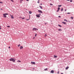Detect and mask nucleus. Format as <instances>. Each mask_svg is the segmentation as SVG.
I'll return each instance as SVG.
<instances>
[{
	"label": "nucleus",
	"mask_w": 74,
	"mask_h": 74,
	"mask_svg": "<svg viewBox=\"0 0 74 74\" xmlns=\"http://www.w3.org/2000/svg\"><path fill=\"white\" fill-rule=\"evenodd\" d=\"M10 48H11V47H9V48L10 49Z\"/></svg>",
	"instance_id": "4c0bfd02"
},
{
	"label": "nucleus",
	"mask_w": 74,
	"mask_h": 74,
	"mask_svg": "<svg viewBox=\"0 0 74 74\" xmlns=\"http://www.w3.org/2000/svg\"><path fill=\"white\" fill-rule=\"evenodd\" d=\"M0 3H3V2H0Z\"/></svg>",
	"instance_id": "f704fd0d"
},
{
	"label": "nucleus",
	"mask_w": 74,
	"mask_h": 74,
	"mask_svg": "<svg viewBox=\"0 0 74 74\" xmlns=\"http://www.w3.org/2000/svg\"><path fill=\"white\" fill-rule=\"evenodd\" d=\"M38 30V29L36 28H34L33 29V30Z\"/></svg>",
	"instance_id": "20e7f679"
},
{
	"label": "nucleus",
	"mask_w": 74,
	"mask_h": 74,
	"mask_svg": "<svg viewBox=\"0 0 74 74\" xmlns=\"http://www.w3.org/2000/svg\"><path fill=\"white\" fill-rule=\"evenodd\" d=\"M39 1H40V0H38V1L37 2L38 3H40V2H39Z\"/></svg>",
	"instance_id": "4be33fe9"
},
{
	"label": "nucleus",
	"mask_w": 74,
	"mask_h": 74,
	"mask_svg": "<svg viewBox=\"0 0 74 74\" xmlns=\"http://www.w3.org/2000/svg\"><path fill=\"white\" fill-rule=\"evenodd\" d=\"M47 36V35L46 34H45V37H46V36Z\"/></svg>",
	"instance_id": "7c9ffc66"
},
{
	"label": "nucleus",
	"mask_w": 74,
	"mask_h": 74,
	"mask_svg": "<svg viewBox=\"0 0 74 74\" xmlns=\"http://www.w3.org/2000/svg\"><path fill=\"white\" fill-rule=\"evenodd\" d=\"M40 15H41V14H40Z\"/></svg>",
	"instance_id": "864d4df0"
},
{
	"label": "nucleus",
	"mask_w": 74,
	"mask_h": 74,
	"mask_svg": "<svg viewBox=\"0 0 74 74\" xmlns=\"http://www.w3.org/2000/svg\"><path fill=\"white\" fill-rule=\"evenodd\" d=\"M20 18H21V17H20Z\"/></svg>",
	"instance_id": "09e8293b"
},
{
	"label": "nucleus",
	"mask_w": 74,
	"mask_h": 74,
	"mask_svg": "<svg viewBox=\"0 0 74 74\" xmlns=\"http://www.w3.org/2000/svg\"><path fill=\"white\" fill-rule=\"evenodd\" d=\"M69 66H67V67H66V70H67V69H69Z\"/></svg>",
	"instance_id": "ddd939ff"
},
{
	"label": "nucleus",
	"mask_w": 74,
	"mask_h": 74,
	"mask_svg": "<svg viewBox=\"0 0 74 74\" xmlns=\"http://www.w3.org/2000/svg\"><path fill=\"white\" fill-rule=\"evenodd\" d=\"M67 14H70V13L68 12V13H67Z\"/></svg>",
	"instance_id": "cd10ccee"
},
{
	"label": "nucleus",
	"mask_w": 74,
	"mask_h": 74,
	"mask_svg": "<svg viewBox=\"0 0 74 74\" xmlns=\"http://www.w3.org/2000/svg\"><path fill=\"white\" fill-rule=\"evenodd\" d=\"M20 3H22V2L20 1Z\"/></svg>",
	"instance_id": "8fccbe9b"
},
{
	"label": "nucleus",
	"mask_w": 74,
	"mask_h": 74,
	"mask_svg": "<svg viewBox=\"0 0 74 74\" xmlns=\"http://www.w3.org/2000/svg\"><path fill=\"white\" fill-rule=\"evenodd\" d=\"M3 15L4 18H6V17H7V16L5 14H3Z\"/></svg>",
	"instance_id": "6e6552de"
},
{
	"label": "nucleus",
	"mask_w": 74,
	"mask_h": 74,
	"mask_svg": "<svg viewBox=\"0 0 74 74\" xmlns=\"http://www.w3.org/2000/svg\"><path fill=\"white\" fill-rule=\"evenodd\" d=\"M11 1H12V2H14V0H10Z\"/></svg>",
	"instance_id": "bb28decb"
},
{
	"label": "nucleus",
	"mask_w": 74,
	"mask_h": 74,
	"mask_svg": "<svg viewBox=\"0 0 74 74\" xmlns=\"http://www.w3.org/2000/svg\"><path fill=\"white\" fill-rule=\"evenodd\" d=\"M51 73H54V71L53 70H51L50 72Z\"/></svg>",
	"instance_id": "0eeeda50"
},
{
	"label": "nucleus",
	"mask_w": 74,
	"mask_h": 74,
	"mask_svg": "<svg viewBox=\"0 0 74 74\" xmlns=\"http://www.w3.org/2000/svg\"><path fill=\"white\" fill-rule=\"evenodd\" d=\"M19 46H21V45H18V47H19Z\"/></svg>",
	"instance_id": "473e14b6"
},
{
	"label": "nucleus",
	"mask_w": 74,
	"mask_h": 74,
	"mask_svg": "<svg viewBox=\"0 0 74 74\" xmlns=\"http://www.w3.org/2000/svg\"><path fill=\"white\" fill-rule=\"evenodd\" d=\"M29 19H26V21H29Z\"/></svg>",
	"instance_id": "c9c22d12"
},
{
	"label": "nucleus",
	"mask_w": 74,
	"mask_h": 74,
	"mask_svg": "<svg viewBox=\"0 0 74 74\" xmlns=\"http://www.w3.org/2000/svg\"><path fill=\"white\" fill-rule=\"evenodd\" d=\"M66 1H70V0H66Z\"/></svg>",
	"instance_id": "58836bf2"
},
{
	"label": "nucleus",
	"mask_w": 74,
	"mask_h": 74,
	"mask_svg": "<svg viewBox=\"0 0 74 74\" xmlns=\"http://www.w3.org/2000/svg\"><path fill=\"white\" fill-rule=\"evenodd\" d=\"M39 7L41 8V9H42V6H40Z\"/></svg>",
	"instance_id": "dca6fc26"
},
{
	"label": "nucleus",
	"mask_w": 74,
	"mask_h": 74,
	"mask_svg": "<svg viewBox=\"0 0 74 74\" xmlns=\"http://www.w3.org/2000/svg\"><path fill=\"white\" fill-rule=\"evenodd\" d=\"M45 25H46V24H47V23H45Z\"/></svg>",
	"instance_id": "e433bc0d"
},
{
	"label": "nucleus",
	"mask_w": 74,
	"mask_h": 74,
	"mask_svg": "<svg viewBox=\"0 0 74 74\" xmlns=\"http://www.w3.org/2000/svg\"><path fill=\"white\" fill-rule=\"evenodd\" d=\"M5 14V15H8V13H5V14Z\"/></svg>",
	"instance_id": "412c9836"
},
{
	"label": "nucleus",
	"mask_w": 74,
	"mask_h": 74,
	"mask_svg": "<svg viewBox=\"0 0 74 74\" xmlns=\"http://www.w3.org/2000/svg\"><path fill=\"white\" fill-rule=\"evenodd\" d=\"M63 8H62L61 9V11H63Z\"/></svg>",
	"instance_id": "6ab92c4d"
},
{
	"label": "nucleus",
	"mask_w": 74,
	"mask_h": 74,
	"mask_svg": "<svg viewBox=\"0 0 74 74\" xmlns=\"http://www.w3.org/2000/svg\"><path fill=\"white\" fill-rule=\"evenodd\" d=\"M59 71H58V74H59Z\"/></svg>",
	"instance_id": "79ce46f5"
},
{
	"label": "nucleus",
	"mask_w": 74,
	"mask_h": 74,
	"mask_svg": "<svg viewBox=\"0 0 74 74\" xmlns=\"http://www.w3.org/2000/svg\"><path fill=\"white\" fill-rule=\"evenodd\" d=\"M18 61L19 62H21V61H19V60H18Z\"/></svg>",
	"instance_id": "72a5a7b5"
},
{
	"label": "nucleus",
	"mask_w": 74,
	"mask_h": 74,
	"mask_svg": "<svg viewBox=\"0 0 74 74\" xmlns=\"http://www.w3.org/2000/svg\"><path fill=\"white\" fill-rule=\"evenodd\" d=\"M0 27H1V26H0Z\"/></svg>",
	"instance_id": "5fc2aeb1"
},
{
	"label": "nucleus",
	"mask_w": 74,
	"mask_h": 74,
	"mask_svg": "<svg viewBox=\"0 0 74 74\" xmlns=\"http://www.w3.org/2000/svg\"><path fill=\"white\" fill-rule=\"evenodd\" d=\"M23 47L22 46H21L20 47V49H23Z\"/></svg>",
	"instance_id": "1a4fd4ad"
},
{
	"label": "nucleus",
	"mask_w": 74,
	"mask_h": 74,
	"mask_svg": "<svg viewBox=\"0 0 74 74\" xmlns=\"http://www.w3.org/2000/svg\"><path fill=\"white\" fill-rule=\"evenodd\" d=\"M36 16L38 17V18H39V17H40V15L39 14L36 15Z\"/></svg>",
	"instance_id": "9d476101"
},
{
	"label": "nucleus",
	"mask_w": 74,
	"mask_h": 74,
	"mask_svg": "<svg viewBox=\"0 0 74 74\" xmlns=\"http://www.w3.org/2000/svg\"><path fill=\"white\" fill-rule=\"evenodd\" d=\"M58 26L60 27H62V26L59 25H58Z\"/></svg>",
	"instance_id": "5701e85b"
},
{
	"label": "nucleus",
	"mask_w": 74,
	"mask_h": 74,
	"mask_svg": "<svg viewBox=\"0 0 74 74\" xmlns=\"http://www.w3.org/2000/svg\"><path fill=\"white\" fill-rule=\"evenodd\" d=\"M54 58H57V56H56L55 55H54Z\"/></svg>",
	"instance_id": "aec40b11"
},
{
	"label": "nucleus",
	"mask_w": 74,
	"mask_h": 74,
	"mask_svg": "<svg viewBox=\"0 0 74 74\" xmlns=\"http://www.w3.org/2000/svg\"><path fill=\"white\" fill-rule=\"evenodd\" d=\"M58 31H62V29H58Z\"/></svg>",
	"instance_id": "4468645a"
},
{
	"label": "nucleus",
	"mask_w": 74,
	"mask_h": 74,
	"mask_svg": "<svg viewBox=\"0 0 74 74\" xmlns=\"http://www.w3.org/2000/svg\"><path fill=\"white\" fill-rule=\"evenodd\" d=\"M60 10V8L58 7V10H57L56 12H59V10Z\"/></svg>",
	"instance_id": "7ed1b4c3"
},
{
	"label": "nucleus",
	"mask_w": 74,
	"mask_h": 74,
	"mask_svg": "<svg viewBox=\"0 0 74 74\" xmlns=\"http://www.w3.org/2000/svg\"><path fill=\"white\" fill-rule=\"evenodd\" d=\"M1 10H3V9H1Z\"/></svg>",
	"instance_id": "37998d69"
},
{
	"label": "nucleus",
	"mask_w": 74,
	"mask_h": 74,
	"mask_svg": "<svg viewBox=\"0 0 74 74\" xmlns=\"http://www.w3.org/2000/svg\"><path fill=\"white\" fill-rule=\"evenodd\" d=\"M21 1H23V0H21Z\"/></svg>",
	"instance_id": "a19ab883"
},
{
	"label": "nucleus",
	"mask_w": 74,
	"mask_h": 74,
	"mask_svg": "<svg viewBox=\"0 0 74 74\" xmlns=\"http://www.w3.org/2000/svg\"><path fill=\"white\" fill-rule=\"evenodd\" d=\"M24 18H22V19H24Z\"/></svg>",
	"instance_id": "49530a36"
},
{
	"label": "nucleus",
	"mask_w": 74,
	"mask_h": 74,
	"mask_svg": "<svg viewBox=\"0 0 74 74\" xmlns=\"http://www.w3.org/2000/svg\"><path fill=\"white\" fill-rule=\"evenodd\" d=\"M59 18H61V16H58Z\"/></svg>",
	"instance_id": "2f4dec72"
},
{
	"label": "nucleus",
	"mask_w": 74,
	"mask_h": 74,
	"mask_svg": "<svg viewBox=\"0 0 74 74\" xmlns=\"http://www.w3.org/2000/svg\"><path fill=\"white\" fill-rule=\"evenodd\" d=\"M62 23H63L64 25H65V24H66V23L64 22H62Z\"/></svg>",
	"instance_id": "9b49d317"
},
{
	"label": "nucleus",
	"mask_w": 74,
	"mask_h": 74,
	"mask_svg": "<svg viewBox=\"0 0 74 74\" xmlns=\"http://www.w3.org/2000/svg\"><path fill=\"white\" fill-rule=\"evenodd\" d=\"M71 19H73V17H71Z\"/></svg>",
	"instance_id": "c85d7f7f"
},
{
	"label": "nucleus",
	"mask_w": 74,
	"mask_h": 74,
	"mask_svg": "<svg viewBox=\"0 0 74 74\" xmlns=\"http://www.w3.org/2000/svg\"><path fill=\"white\" fill-rule=\"evenodd\" d=\"M73 1V0H71L70 1V2H72Z\"/></svg>",
	"instance_id": "393cba45"
},
{
	"label": "nucleus",
	"mask_w": 74,
	"mask_h": 74,
	"mask_svg": "<svg viewBox=\"0 0 74 74\" xmlns=\"http://www.w3.org/2000/svg\"><path fill=\"white\" fill-rule=\"evenodd\" d=\"M7 27H10V26H7Z\"/></svg>",
	"instance_id": "a878e982"
},
{
	"label": "nucleus",
	"mask_w": 74,
	"mask_h": 74,
	"mask_svg": "<svg viewBox=\"0 0 74 74\" xmlns=\"http://www.w3.org/2000/svg\"><path fill=\"white\" fill-rule=\"evenodd\" d=\"M36 36H37V34H35V37H36Z\"/></svg>",
	"instance_id": "c756f323"
},
{
	"label": "nucleus",
	"mask_w": 74,
	"mask_h": 74,
	"mask_svg": "<svg viewBox=\"0 0 74 74\" xmlns=\"http://www.w3.org/2000/svg\"><path fill=\"white\" fill-rule=\"evenodd\" d=\"M11 18L12 19H14V17L13 16V15H10Z\"/></svg>",
	"instance_id": "423d86ee"
},
{
	"label": "nucleus",
	"mask_w": 74,
	"mask_h": 74,
	"mask_svg": "<svg viewBox=\"0 0 74 74\" xmlns=\"http://www.w3.org/2000/svg\"><path fill=\"white\" fill-rule=\"evenodd\" d=\"M64 21H66V22H68V21H67V20L66 19H64Z\"/></svg>",
	"instance_id": "a211bd4d"
},
{
	"label": "nucleus",
	"mask_w": 74,
	"mask_h": 74,
	"mask_svg": "<svg viewBox=\"0 0 74 74\" xmlns=\"http://www.w3.org/2000/svg\"><path fill=\"white\" fill-rule=\"evenodd\" d=\"M50 5H53V4L52 3H50Z\"/></svg>",
	"instance_id": "b1692460"
},
{
	"label": "nucleus",
	"mask_w": 74,
	"mask_h": 74,
	"mask_svg": "<svg viewBox=\"0 0 74 74\" xmlns=\"http://www.w3.org/2000/svg\"><path fill=\"white\" fill-rule=\"evenodd\" d=\"M65 11H66V9H65Z\"/></svg>",
	"instance_id": "ea45409f"
},
{
	"label": "nucleus",
	"mask_w": 74,
	"mask_h": 74,
	"mask_svg": "<svg viewBox=\"0 0 74 74\" xmlns=\"http://www.w3.org/2000/svg\"><path fill=\"white\" fill-rule=\"evenodd\" d=\"M58 7H62V5H58Z\"/></svg>",
	"instance_id": "f3484780"
},
{
	"label": "nucleus",
	"mask_w": 74,
	"mask_h": 74,
	"mask_svg": "<svg viewBox=\"0 0 74 74\" xmlns=\"http://www.w3.org/2000/svg\"><path fill=\"white\" fill-rule=\"evenodd\" d=\"M27 1H29V0H26Z\"/></svg>",
	"instance_id": "a18cd8bd"
},
{
	"label": "nucleus",
	"mask_w": 74,
	"mask_h": 74,
	"mask_svg": "<svg viewBox=\"0 0 74 74\" xmlns=\"http://www.w3.org/2000/svg\"><path fill=\"white\" fill-rule=\"evenodd\" d=\"M50 1H51V0H49Z\"/></svg>",
	"instance_id": "3c124183"
},
{
	"label": "nucleus",
	"mask_w": 74,
	"mask_h": 74,
	"mask_svg": "<svg viewBox=\"0 0 74 74\" xmlns=\"http://www.w3.org/2000/svg\"><path fill=\"white\" fill-rule=\"evenodd\" d=\"M38 12H40V13H42V11L40 10H38Z\"/></svg>",
	"instance_id": "f03ea898"
},
{
	"label": "nucleus",
	"mask_w": 74,
	"mask_h": 74,
	"mask_svg": "<svg viewBox=\"0 0 74 74\" xmlns=\"http://www.w3.org/2000/svg\"><path fill=\"white\" fill-rule=\"evenodd\" d=\"M40 5H42V3H41Z\"/></svg>",
	"instance_id": "c03bdc74"
},
{
	"label": "nucleus",
	"mask_w": 74,
	"mask_h": 74,
	"mask_svg": "<svg viewBox=\"0 0 74 74\" xmlns=\"http://www.w3.org/2000/svg\"><path fill=\"white\" fill-rule=\"evenodd\" d=\"M29 14H32V12H31V11H29Z\"/></svg>",
	"instance_id": "f8f14e48"
},
{
	"label": "nucleus",
	"mask_w": 74,
	"mask_h": 74,
	"mask_svg": "<svg viewBox=\"0 0 74 74\" xmlns=\"http://www.w3.org/2000/svg\"><path fill=\"white\" fill-rule=\"evenodd\" d=\"M31 63L33 64H36V63H35L34 62H32Z\"/></svg>",
	"instance_id": "39448f33"
},
{
	"label": "nucleus",
	"mask_w": 74,
	"mask_h": 74,
	"mask_svg": "<svg viewBox=\"0 0 74 74\" xmlns=\"http://www.w3.org/2000/svg\"><path fill=\"white\" fill-rule=\"evenodd\" d=\"M48 70V68H46L44 69L45 71H47Z\"/></svg>",
	"instance_id": "2eb2a0df"
},
{
	"label": "nucleus",
	"mask_w": 74,
	"mask_h": 74,
	"mask_svg": "<svg viewBox=\"0 0 74 74\" xmlns=\"http://www.w3.org/2000/svg\"><path fill=\"white\" fill-rule=\"evenodd\" d=\"M0 29H1V27H0Z\"/></svg>",
	"instance_id": "603ef678"
},
{
	"label": "nucleus",
	"mask_w": 74,
	"mask_h": 74,
	"mask_svg": "<svg viewBox=\"0 0 74 74\" xmlns=\"http://www.w3.org/2000/svg\"><path fill=\"white\" fill-rule=\"evenodd\" d=\"M16 60V59L15 58H11L9 60H10V61H12L13 62H15Z\"/></svg>",
	"instance_id": "f257e3e1"
},
{
	"label": "nucleus",
	"mask_w": 74,
	"mask_h": 74,
	"mask_svg": "<svg viewBox=\"0 0 74 74\" xmlns=\"http://www.w3.org/2000/svg\"><path fill=\"white\" fill-rule=\"evenodd\" d=\"M61 74H63V73H61Z\"/></svg>",
	"instance_id": "de8ad7c7"
}]
</instances>
